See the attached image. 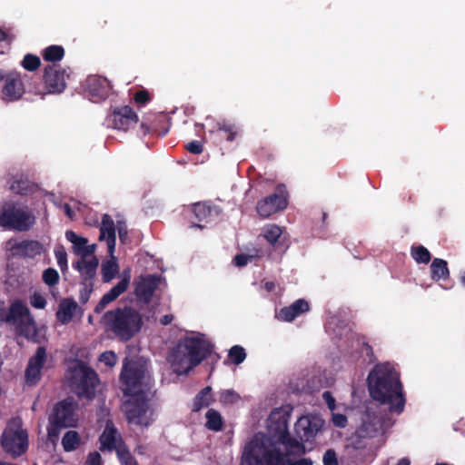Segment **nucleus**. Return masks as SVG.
<instances>
[{
  "mask_svg": "<svg viewBox=\"0 0 465 465\" xmlns=\"http://www.w3.org/2000/svg\"><path fill=\"white\" fill-rule=\"evenodd\" d=\"M269 428L278 436V443L262 433L245 445L241 465H312L309 459L292 460L291 456L306 452L305 446L288 432V415L281 411H272L268 418Z\"/></svg>",
  "mask_w": 465,
  "mask_h": 465,
  "instance_id": "1",
  "label": "nucleus"
},
{
  "mask_svg": "<svg viewBox=\"0 0 465 465\" xmlns=\"http://www.w3.org/2000/svg\"><path fill=\"white\" fill-rule=\"evenodd\" d=\"M124 394L131 398L125 402L124 410L129 423L147 427L153 421V410L148 404L146 391L150 386V375L145 361H125L121 373Z\"/></svg>",
  "mask_w": 465,
  "mask_h": 465,
  "instance_id": "2",
  "label": "nucleus"
},
{
  "mask_svg": "<svg viewBox=\"0 0 465 465\" xmlns=\"http://www.w3.org/2000/svg\"><path fill=\"white\" fill-rule=\"evenodd\" d=\"M371 397L388 407L391 414H400L405 406V398L399 374L390 363L376 365L368 376Z\"/></svg>",
  "mask_w": 465,
  "mask_h": 465,
  "instance_id": "3",
  "label": "nucleus"
},
{
  "mask_svg": "<svg viewBox=\"0 0 465 465\" xmlns=\"http://www.w3.org/2000/svg\"><path fill=\"white\" fill-rule=\"evenodd\" d=\"M101 323L106 331L112 332L120 341H127L141 331L143 320L137 309L124 305L104 313Z\"/></svg>",
  "mask_w": 465,
  "mask_h": 465,
  "instance_id": "4",
  "label": "nucleus"
},
{
  "mask_svg": "<svg viewBox=\"0 0 465 465\" xmlns=\"http://www.w3.org/2000/svg\"><path fill=\"white\" fill-rule=\"evenodd\" d=\"M211 352V345L199 337L182 340L171 351L168 361L175 373L181 375L198 365Z\"/></svg>",
  "mask_w": 465,
  "mask_h": 465,
  "instance_id": "5",
  "label": "nucleus"
},
{
  "mask_svg": "<svg viewBox=\"0 0 465 465\" xmlns=\"http://www.w3.org/2000/svg\"><path fill=\"white\" fill-rule=\"evenodd\" d=\"M66 381L72 391L79 398L93 399L99 383L97 374L90 367L80 361H73L68 364Z\"/></svg>",
  "mask_w": 465,
  "mask_h": 465,
  "instance_id": "6",
  "label": "nucleus"
},
{
  "mask_svg": "<svg viewBox=\"0 0 465 465\" xmlns=\"http://www.w3.org/2000/svg\"><path fill=\"white\" fill-rule=\"evenodd\" d=\"M3 450L13 457L24 454L28 448V433L23 428L21 418L14 417L8 420L0 438Z\"/></svg>",
  "mask_w": 465,
  "mask_h": 465,
  "instance_id": "7",
  "label": "nucleus"
},
{
  "mask_svg": "<svg viewBox=\"0 0 465 465\" xmlns=\"http://www.w3.org/2000/svg\"><path fill=\"white\" fill-rule=\"evenodd\" d=\"M34 217L16 205H0V225L25 231L34 223Z\"/></svg>",
  "mask_w": 465,
  "mask_h": 465,
  "instance_id": "8",
  "label": "nucleus"
},
{
  "mask_svg": "<svg viewBox=\"0 0 465 465\" xmlns=\"http://www.w3.org/2000/svg\"><path fill=\"white\" fill-rule=\"evenodd\" d=\"M0 91L6 102H15L22 98L25 85L19 73L0 69Z\"/></svg>",
  "mask_w": 465,
  "mask_h": 465,
  "instance_id": "9",
  "label": "nucleus"
},
{
  "mask_svg": "<svg viewBox=\"0 0 465 465\" xmlns=\"http://www.w3.org/2000/svg\"><path fill=\"white\" fill-rule=\"evenodd\" d=\"M71 74L70 68H63L60 64L47 65L44 72V84L49 94H61L66 87V79Z\"/></svg>",
  "mask_w": 465,
  "mask_h": 465,
  "instance_id": "10",
  "label": "nucleus"
},
{
  "mask_svg": "<svg viewBox=\"0 0 465 465\" xmlns=\"http://www.w3.org/2000/svg\"><path fill=\"white\" fill-rule=\"evenodd\" d=\"M324 420L318 415L302 416L295 423L294 432L299 441H309L323 428Z\"/></svg>",
  "mask_w": 465,
  "mask_h": 465,
  "instance_id": "11",
  "label": "nucleus"
},
{
  "mask_svg": "<svg viewBox=\"0 0 465 465\" xmlns=\"http://www.w3.org/2000/svg\"><path fill=\"white\" fill-rule=\"evenodd\" d=\"M85 92L93 103L105 100L112 92L111 83L99 75H90L85 82Z\"/></svg>",
  "mask_w": 465,
  "mask_h": 465,
  "instance_id": "12",
  "label": "nucleus"
},
{
  "mask_svg": "<svg viewBox=\"0 0 465 465\" xmlns=\"http://www.w3.org/2000/svg\"><path fill=\"white\" fill-rule=\"evenodd\" d=\"M6 186L11 193L21 196H29L36 193H42V190L39 185L34 181L30 180L28 176L24 173H16L10 176L6 180Z\"/></svg>",
  "mask_w": 465,
  "mask_h": 465,
  "instance_id": "13",
  "label": "nucleus"
},
{
  "mask_svg": "<svg viewBox=\"0 0 465 465\" xmlns=\"http://www.w3.org/2000/svg\"><path fill=\"white\" fill-rule=\"evenodd\" d=\"M47 362V354L44 347H38L35 354L29 359L25 370L26 383L35 385L41 378V371L45 368Z\"/></svg>",
  "mask_w": 465,
  "mask_h": 465,
  "instance_id": "14",
  "label": "nucleus"
},
{
  "mask_svg": "<svg viewBox=\"0 0 465 465\" xmlns=\"http://www.w3.org/2000/svg\"><path fill=\"white\" fill-rule=\"evenodd\" d=\"M114 128L127 131L138 122L136 113L129 105H124L114 109L110 115Z\"/></svg>",
  "mask_w": 465,
  "mask_h": 465,
  "instance_id": "15",
  "label": "nucleus"
},
{
  "mask_svg": "<svg viewBox=\"0 0 465 465\" xmlns=\"http://www.w3.org/2000/svg\"><path fill=\"white\" fill-rule=\"evenodd\" d=\"M49 422L64 427L74 426L76 422L74 404L71 401L58 403L54 410V413L49 418Z\"/></svg>",
  "mask_w": 465,
  "mask_h": 465,
  "instance_id": "16",
  "label": "nucleus"
},
{
  "mask_svg": "<svg viewBox=\"0 0 465 465\" xmlns=\"http://www.w3.org/2000/svg\"><path fill=\"white\" fill-rule=\"evenodd\" d=\"M160 282V278L154 275L140 276L134 281V293L136 297L143 302L151 301L153 294Z\"/></svg>",
  "mask_w": 465,
  "mask_h": 465,
  "instance_id": "17",
  "label": "nucleus"
},
{
  "mask_svg": "<svg viewBox=\"0 0 465 465\" xmlns=\"http://www.w3.org/2000/svg\"><path fill=\"white\" fill-rule=\"evenodd\" d=\"M131 274L130 271H124L122 274L121 281L114 286L109 292L104 293L101 298L100 302L94 308L96 313L102 312L104 308L114 301H115L121 294H123L130 284Z\"/></svg>",
  "mask_w": 465,
  "mask_h": 465,
  "instance_id": "18",
  "label": "nucleus"
},
{
  "mask_svg": "<svg viewBox=\"0 0 465 465\" xmlns=\"http://www.w3.org/2000/svg\"><path fill=\"white\" fill-rule=\"evenodd\" d=\"M391 418H382V420L368 415L362 425L358 430V435L361 438H372L384 431V429L391 425Z\"/></svg>",
  "mask_w": 465,
  "mask_h": 465,
  "instance_id": "19",
  "label": "nucleus"
},
{
  "mask_svg": "<svg viewBox=\"0 0 465 465\" xmlns=\"http://www.w3.org/2000/svg\"><path fill=\"white\" fill-rule=\"evenodd\" d=\"M115 230L116 225L112 217L108 214H104L100 226L99 240L106 241L109 253H114L115 250Z\"/></svg>",
  "mask_w": 465,
  "mask_h": 465,
  "instance_id": "20",
  "label": "nucleus"
},
{
  "mask_svg": "<svg viewBox=\"0 0 465 465\" xmlns=\"http://www.w3.org/2000/svg\"><path fill=\"white\" fill-rule=\"evenodd\" d=\"M100 441L102 450H115L117 451L118 447H125L122 443L120 434L110 420L106 421L105 428L100 437Z\"/></svg>",
  "mask_w": 465,
  "mask_h": 465,
  "instance_id": "21",
  "label": "nucleus"
},
{
  "mask_svg": "<svg viewBox=\"0 0 465 465\" xmlns=\"http://www.w3.org/2000/svg\"><path fill=\"white\" fill-rule=\"evenodd\" d=\"M186 213L193 215L190 218L191 223L199 228L203 227L201 223H208L216 214L210 205H186Z\"/></svg>",
  "mask_w": 465,
  "mask_h": 465,
  "instance_id": "22",
  "label": "nucleus"
},
{
  "mask_svg": "<svg viewBox=\"0 0 465 465\" xmlns=\"http://www.w3.org/2000/svg\"><path fill=\"white\" fill-rule=\"evenodd\" d=\"M65 238L67 241L73 243L74 252L80 255L82 258L94 254L95 251V245H87V239L78 236L73 231H67L65 232Z\"/></svg>",
  "mask_w": 465,
  "mask_h": 465,
  "instance_id": "23",
  "label": "nucleus"
},
{
  "mask_svg": "<svg viewBox=\"0 0 465 465\" xmlns=\"http://www.w3.org/2000/svg\"><path fill=\"white\" fill-rule=\"evenodd\" d=\"M73 266L79 271L84 280H91L96 274L98 259L94 254L87 255L84 258L81 257Z\"/></svg>",
  "mask_w": 465,
  "mask_h": 465,
  "instance_id": "24",
  "label": "nucleus"
},
{
  "mask_svg": "<svg viewBox=\"0 0 465 465\" xmlns=\"http://www.w3.org/2000/svg\"><path fill=\"white\" fill-rule=\"evenodd\" d=\"M308 311V302L302 299H300L292 303L290 306L282 308L278 314V318L282 321L292 322L301 313Z\"/></svg>",
  "mask_w": 465,
  "mask_h": 465,
  "instance_id": "25",
  "label": "nucleus"
},
{
  "mask_svg": "<svg viewBox=\"0 0 465 465\" xmlns=\"http://www.w3.org/2000/svg\"><path fill=\"white\" fill-rule=\"evenodd\" d=\"M239 129L238 127L225 120L222 122H218L216 124V129L211 131V134H214L215 137L219 140H226L227 142H233L238 134Z\"/></svg>",
  "mask_w": 465,
  "mask_h": 465,
  "instance_id": "26",
  "label": "nucleus"
},
{
  "mask_svg": "<svg viewBox=\"0 0 465 465\" xmlns=\"http://www.w3.org/2000/svg\"><path fill=\"white\" fill-rule=\"evenodd\" d=\"M15 252L26 257H35L43 252V245L37 241H23L13 246Z\"/></svg>",
  "mask_w": 465,
  "mask_h": 465,
  "instance_id": "27",
  "label": "nucleus"
},
{
  "mask_svg": "<svg viewBox=\"0 0 465 465\" xmlns=\"http://www.w3.org/2000/svg\"><path fill=\"white\" fill-rule=\"evenodd\" d=\"M77 309L78 305L75 302L72 300L63 301L56 312L57 320L63 324L68 323L72 321Z\"/></svg>",
  "mask_w": 465,
  "mask_h": 465,
  "instance_id": "28",
  "label": "nucleus"
},
{
  "mask_svg": "<svg viewBox=\"0 0 465 465\" xmlns=\"http://www.w3.org/2000/svg\"><path fill=\"white\" fill-rule=\"evenodd\" d=\"M289 193L284 184H278L273 193L262 199L258 203H288Z\"/></svg>",
  "mask_w": 465,
  "mask_h": 465,
  "instance_id": "29",
  "label": "nucleus"
},
{
  "mask_svg": "<svg viewBox=\"0 0 465 465\" xmlns=\"http://www.w3.org/2000/svg\"><path fill=\"white\" fill-rule=\"evenodd\" d=\"M110 260L102 265V276L104 282H111L118 273L119 265L114 253H109Z\"/></svg>",
  "mask_w": 465,
  "mask_h": 465,
  "instance_id": "30",
  "label": "nucleus"
},
{
  "mask_svg": "<svg viewBox=\"0 0 465 465\" xmlns=\"http://www.w3.org/2000/svg\"><path fill=\"white\" fill-rule=\"evenodd\" d=\"M18 332L27 339H35L37 335L35 322L32 317L20 321L15 323Z\"/></svg>",
  "mask_w": 465,
  "mask_h": 465,
  "instance_id": "31",
  "label": "nucleus"
},
{
  "mask_svg": "<svg viewBox=\"0 0 465 465\" xmlns=\"http://www.w3.org/2000/svg\"><path fill=\"white\" fill-rule=\"evenodd\" d=\"M27 317H31V315L27 306L24 302L16 301L11 305L9 318L15 323L23 321Z\"/></svg>",
  "mask_w": 465,
  "mask_h": 465,
  "instance_id": "32",
  "label": "nucleus"
},
{
  "mask_svg": "<svg viewBox=\"0 0 465 465\" xmlns=\"http://www.w3.org/2000/svg\"><path fill=\"white\" fill-rule=\"evenodd\" d=\"M41 54L45 61L55 64L64 58V49L61 45H54L45 48Z\"/></svg>",
  "mask_w": 465,
  "mask_h": 465,
  "instance_id": "33",
  "label": "nucleus"
},
{
  "mask_svg": "<svg viewBox=\"0 0 465 465\" xmlns=\"http://www.w3.org/2000/svg\"><path fill=\"white\" fill-rule=\"evenodd\" d=\"M431 278L438 281L449 276L447 262L439 258L434 259L430 265Z\"/></svg>",
  "mask_w": 465,
  "mask_h": 465,
  "instance_id": "34",
  "label": "nucleus"
},
{
  "mask_svg": "<svg viewBox=\"0 0 465 465\" xmlns=\"http://www.w3.org/2000/svg\"><path fill=\"white\" fill-rule=\"evenodd\" d=\"M211 391V387H205L196 395L193 401V411H199L201 409L208 407L212 403L213 397Z\"/></svg>",
  "mask_w": 465,
  "mask_h": 465,
  "instance_id": "35",
  "label": "nucleus"
},
{
  "mask_svg": "<svg viewBox=\"0 0 465 465\" xmlns=\"http://www.w3.org/2000/svg\"><path fill=\"white\" fill-rule=\"evenodd\" d=\"M206 427L209 430L219 431L223 429V418L221 414L215 410H209L206 412Z\"/></svg>",
  "mask_w": 465,
  "mask_h": 465,
  "instance_id": "36",
  "label": "nucleus"
},
{
  "mask_svg": "<svg viewBox=\"0 0 465 465\" xmlns=\"http://www.w3.org/2000/svg\"><path fill=\"white\" fill-rule=\"evenodd\" d=\"M282 233V228L275 224L266 225L262 229V236L272 245H274Z\"/></svg>",
  "mask_w": 465,
  "mask_h": 465,
  "instance_id": "37",
  "label": "nucleus"
},
{
  "mask_svg": "<svg viewBox=\"0 0 465 465\" xmlns=\"http://www.w3.org/2000/svg\"><path fill=\"white\" fill-rule=\"evenodd\" d=\"M79 436L76 431L69 430L65 433V435L63 437L62 444L66 451L74 450L77 448L79 445Z\"/></svg>",
  "mask_w": 465,
  "mask_h": 465,
  "instance_id": "38",
  "label": "nucleus"
},
{
  "mask_svg": "<svg viewBox=\"0 0 465 465\" xmlns=\"http://www.w3.org/2000/svg\"><path fill=\"white\" fill-rule=\"evenodd\" d=\"M411 256L419 263H428L430 261V253L424 246L411 247Z\"/></svg>",
  "mask_w": 465,
  "mask_h": 465,
  "instance_id": "39",
  "label": "nucleus"
},
{
  "mask_svg": "<svg viewBox=\"0 0 465 465\" xmlns=\"http://www.w3.org/2000/svg\"><path fill=\"white\" fill-rule=\"evenodd\" d=\"M21 64L25 70L35 72L40 67L41 60L35 54H27L24 56Z\"/></svg>",
  "mask_w": 465,
  "mask_h": 465,
  "instance_id": "40",
  "label": "nucleus"
},
{
  "mask_svg": "<svg viewBox=\"0 0 465 465\" xmlns=\"http://www.w3.org/2000/svg\"><path fill=\"white\" fill-rule=\"evenodd\" d=\"M283 207L282 205H257L256 211L257 213L262 218H269L273 213L278 212H282Z\"/></svg>",
  "mask_w": 465,
  "mask_h": 465,
  "instance_id": "41",
  "label": "nucleus"
},
{
  "mask_svg": "<svg viewBox=\"0 0 465 465\" xmlns=\"http://www.w3.org/2000/svg\"><path fill=\"white\" fill-rule=\"evenodd\" d=\"M229 357L232 362L235 364H240L245 360L246 353L242 347L235 345L231 348L229 351Z\"/></svg>",
  "mask_w": 465,
  "mask_h": 465,
  "instance_id": "42",
  "label": "nucleus"
},
{
  "mask_svg": "<svg viewBox=\"0 0 465 465\" xmlns=\"http://www.w3.org/2000/svg\"><path fill=\"white\" fill-rule=\"evenodd\" d=\"M116 453L123 465H137L136 460L125 447H118Z\"/></svg>",
  "mask_w": 465,
  "mask_h": 465,
  "instance_id": "43",
  "label": "nucleus"
},
{
  "mask_svg": "<svg viewBox=\"0 0 465 465\" xmlns=\"http://www.w3.org/2000/svg\"><path fill=\"white\" fill-rule=\"evenodd\" d=\"M54 255L60 269L65 271L67 269V253L64 246H57L54 249Z\"/></svg>",
  "mask_w": 465,
  "mask_h": 465,
  "instance_id": "44",
  "label": "nucleus"
},
{
  "mask_svg": "<svg viewBox=\"0 0 465 465\" xmlns=\"http://www.w3.org/2000/svg\"><path fill=\"white\" fill-rule=\"evenodd\" d=\"M59 274L56 270L48 268L43 272V281L49 286H54L58 282Z\"/></svg>",
  "mask_w": 465,
  "mask_h": 465,
  "instance_id": "45",
  "label": "nucleus"
},
{
  "mask_svg": "<svg viewBox=\"0 0 465 465\" xmlns=\"http://www.w3.org/2000/svg\"><path fill=\"white\" fill-rule=\"evenodd\" d=\"M239 400V395L231 390L223 391L220 395V401L223 404H233Z\"/></svg>",
  "mask_w": 465,
  "mask_h": 465,
  "instance_id": "46",
  "label": "nucleus"
},
{
  "mask_svg": "<svg viewBox=\"0 0 465 465\" xmlns=\"http://www.w3.org/2000/svg\"><path fill=\"white\" fill-rule=\"evenodd\" d=\"M100 361L104 363L106 366L113 367L117 362V356L116 354L112 351H108L100 355L99 358Z\"/></svg>",
  "mask_w": 465,
  "mask_h": 465,
  "instance_id": "47",
  "label": "nucleus"
},
{
  "mask_svg": "<svg viewBox=\"0 0 465 465\" xmlns=\"http://www.w3.org/2000/svg\"><path fill=\"white\" fill-rule=\"evenodd\" d=\"M186 150L193 154H200L203 151V146L200 141L193 140L185 145Z\"/></svg>",
  "mask_w": 465,
  "mask_h": 465,
  "instance_id": "48",
  "label": "nucleus"
},
{
  "mask_svg": "<svg viewBox=\"0 0 465 465\" xmlns=\"http://www.w3.org/2000/svg\"><path fill=\"white\" fill-rule=\"evenodd\" d=\"M116 230L118 232L119 239L123 243H125L127 241V227L124 221L118 220L116 224Z\"/></svg>",
  "mask_w": 465,
  "mask_h": 465,
  "instance_id": "49",
  "label": "nucleus"
},
{
  "mask_svg": "<svg viewBox=\"0 0 465 465\" xmlns=\"http://www.w3.org/2000/svg\"><path fill=\"white\" fill-rule=\"evenodd\" d=\"M134 100L138 104H145L150 101V94L147 90L143 89L135 93Z\"/></svg>",
  "mask_w": 465,
  "mask_h": 465,
  "instance_id": "50",
  "label": "nucleus"
},
{
  "mask_svg": "<svg viewBox=\"0 0 465 465\" xmlns=\"http://www.w3.org/2000/svg\"><path fill=\"white\" fill-rule=\"evenodd\" d=\"M324 465H338L336 453L332 450H328L323 455Z\"/></svg>",
  "mask_w": 465,
  "mask_h": 465,
  "instance_id": "51",
  "label": "nucleus"
},
{
  "mask_svg": "<svg viewBox=\"0 0 465 465\" xmlns=\"http://www.w3.org/2000/svg\"><path fill=\"white\" fill-rule=\"evenodd\" d=\"M31 304L35 308L44 309L45 307V305H46V301H45V299L42 295H40L38 293H35L31 297Z\"/></svg>",
  "mask_w": 465,
  "mask_h": 465,
  "instance_id": "52",
  "label": "nucleus"
},
{
  "mask_svg": "<svg viewBox=\"0 0 465 465\" xmlns=\"http://www.w3.org/2000/svg\"><path fill=\"white\" fill-rule=\"evenodd\" d=\"M84 465H103L101 455L96 451L90 453Z\"/></svg>",
  "mask_w": 465,
  "mask_h": 465,
  "instance_id": "53",
  "label": "nucleus"
},
{
  "mask_svg": "<svg viewBox=\"0 0 465 465\" xmlns=\"http://www.w3.org/2000/svg\"><path fill=\"white\" fill-rule=\"evenodd\" d=\"M332 421L335 426L344 428L347 424V418L343 414L334 413L332 414Z\"/></svg>",
  "mask_w": 465,
  "mask_h": 465,
  "instance_id": "54",
  "label": "nucleus"
},
{
  "mask_svg": "<svg viewBox=\"0 0 465 465\" xmlns=\"http://www.w3.org/2000/svg\"><path fill=\"white\" fill-rule=\"evenodd\" d=\"M252 256L246 254H238L234 258L235 265L239 267L244 266L252 260Z\"/></svg>",
  "mask_w": 465,
  "mask_h": 465,
  "instance_id": "55",
  "label": "nucleus"
},
{
  "mask_svg": "<svg viewBox=\"0 0 465 465\" xmlns=\"http://www.w3.org/2000/svg\"><path fill=\"white\" fill-rule=\"evenodd\" d=\"M62 426H59L58 424H52L50 423V426L48 428V437L51 440H54L57 439L59 434V428Z\"/></svg>",
  "mask_w": 465,
  "mask_h": 465,
  "instance_id": "56",
  "label": "nucleus"
},
{
  "mask_svg": "<svg viewBox=\"0 0 465 465\" xmlns=\"http://www.w3.org/2000/svg\"><path fill=\"white\" fill-rule=\"evenodd\" d=\"M324 401H326L328 407L332 411L335 408V400L331 396L330 391H324L322 394Z\"/></svg>",
  "mask_w": 465,
  "mask_h": 465,
  "instance_id": "57",
  "label": "nucleus"
},
{
  "mask_svg": "<svg viewBox=\"0 0 465 465\" xmlns=\"http://www.w3.org/2000/svg\"><path fill=\"white\" fill-rule=\"evenodd\" d=\"M91 292V288L88 285H85L84 290L80 292V301L83 303L87 302L89 299V294Z\"/></svg>",
  "mask_w": 465,
  "mask_h": 465,
  "instance_id": "58",
  "label": "nucleus"
},
{
  "mask_svg": "<svg viewBox=\"0 0 465 465\" xmlns=\"http://www.w3.org/2000/svg\"><path fill=\"white\" fill-rule=\"evenodd\" d=\"M64 207V211L66 213V215L70 219H74V211L70 207V205H62Z\"/></svg>",
  "mask_w": 465,
  "mask_h": 465,
  "instance_id": "59",
  "label": "nucleus"
},
{
  "mask_svg": "<svg viewBox=\"0 0 465 465\" xmlns=\"http://www.w3.org/2000/svg\"><path fill=\"white\" fill-rule=\"evenodd\" d=\"M173 319V315L167 314V315H164L163 317H162L160 322L163 325H167L172 322Z\"/></svg>",
  "mask_w": 465,
  "mask_h": 465,
  "instance_id": "60",
  "label": "nucleus"
},
{
  "mask_svg": "<svg viewBox=\"0 0 465 465\" xmlns=\"http://www.w3.org/2000/svg\"><path fill=\"white\" fill-rule=\"evenodd\" d=\"M274 286H275V284H274V282H265V283H264V288H265V290H266L267 292H272V291H273Z\"/></svg>",
  "mask_w": 465,
  "mask_h": 465,
  "instance_id": "61",
  "label": "nucleus"
},
{
  "mask_svg": "<svg viewBox=\"0 0 465 465\" xmlns=\"http://www.w3.org/2000/svg\"><path fill=\"white\" fill-rule=\"evenodd\" d=\"M141 128L143 129V134H147L151 132L150 125L146 124L145 123L141 124Z\"/></svg>",
  "mask_w": 465,
  "mask_h": 465,
  "instance_id": "62",
  "label": "nucleus"
},
{
  "mask_svg": "<svg viewBox=\"0 0 465 465\" xmlns=\"http://www.w3.org/2000/svg\"><path fill=\"white\" fill-rule=\"evenodd\" d=\"M410 464H411V461L408 458H402L397 463V465H410Z\"/></svg>",
  "mask_w": 465,
  "mask_h": 465,
  "instance_id": "63",
  "label": "nucleus"
},
{
  "mask_svg": "<svg viewBox=\"0 0 465 465\" xmlns=\"http://www.w3.org/2000/svg\"><path fill=\"white\" fill-rule=\"evenodd\" d=\"M7 37V34L0 28V42L5 41Z\"/></svg>",
  "mask_w": 465,
  "mask_h": 465,
  "instance_id": "64",
  "label": "nucleus"
}]
</instances>
